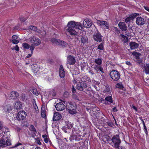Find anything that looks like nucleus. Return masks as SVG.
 <instances>
[{"label": "nucleus", "instance_id": "obj_1", "mask_svg": "<svg viewBox=\"0 0 149 149\" xmlns=\"http://www.w3.org/2000/svg\"><path fill=\"white\" fill-rule=\"evenodd\" d=\"M76 29L82 30L83 27L80 22H76L74 21L69 22L65 28L64 31L66 33H68L69 34L72 36H75L77 34V32L74 28Z\"/></svg>", "mask_w": 149, "mask_h": 149}, {"label": "nucleus", "instance_id": "obj_2", "mask_svg": "<svg viewBox=\"0 0 149 149\" xmlns=\"http://www.w3.org/2000/svg\"><path fill=\"white\" fill-rule=\"evenodd\" d=\"M29 41L31 43L30 47V50L32 53L34 49L35 46H38L40 44L41 41L38 38L34 36L30 37Z\"/></svg>", "mask_w": 149, "mask_h": 149}, {"label": "nucleus", "instance_id": "obj_3", "mask_svg": "<svg viewBox=\"0 0 149 149\" xmlns=\"http://www.w3.org/2000/svg\"><path fill=\"white\" fill-rule=\"evenodd\" d=\"M111 140L113 146L117 149H119V145L121 143L119 135H116L112 137Z\"/></svg>", "mask_w": 149, "mask_h": 149}, {"label": "nucleus", "instance_id": "obj_4", "mask_svg": "<svg viewBox=\"0 0 149 149\" xmlns=\"http://www.w3.org/2000/svg\"><path fill=\"white\" fill-rule=\"evenodd\" d=\"M11 144L10 139H7V137L3 138V137L0 139V148H3Z\"/></svg>", "mask_w": 149, "mask_h": 149}, {"label": "nucleus", "instance_id": "obj_5", "mask_svg": "<svg viewBox=\"0 0 149 149\" xmlns=\"http://www.w3.org/2000/svg\"><path fill=\"white\" fill-rule=\"evenodd\" d=\"M68 111L71 114H75L76 111V105L75 104H72L71 103L67 104L66 106Z\"/></svg>", "mask_w": 149, "mask_h": 149}, {"label": "nucleus", "instance_id": "obj_6", "mask_svg": "<svg viewBox=\"0 0 149 149\" xmlns=\"http://www.w3.org/2000/svg\"><path fill=\"white\" fill-rule=\"evenodd\" d=\"M52 42L54 44H55L62 47H66L68 45V44L63 41L60 40L53 38L51 40Z\"/></svg>", "mask_w": 149, "mask_h": 149}, {"label": "nucleus", "instance_id": "obj_7", "mask_svg": "<svg viewBox=\"0 0 149 149\" xmlns=\"http://www.w3.org/2000/svg\"><path fill=\"white\" fill-rule=\"evenodd\" d=\"M110 76L111 79L115 81H118L120 78V74L117 71L113 70L110 73Z\"/></svg>", "mask_w": 149, "mask_h": 149}, {"label": "nucleus", "instance_id": "obj_8", "mask_svg": "<svg viewBox=\"0 0 149 149\" xmlns=\"http://www.w3.org/2000/svg\"><path fill=\"white\" fill-rule=\"evenodd\" d=\"M76 62L74 57L71 55H69L67 57V63L70 65H73Z\"/></svg>", "mask_w": 149, "mask_h": 149}, {"label": "nucleus", "instance_id": "obj_9", "mask_svg": "<svg viewBox=\"0 0 149 149\" xmlns=\"http://www.w3.org/2000/svg\"><path fill=\"white\" fill-rule=\"evenodd\" d=\"M87 87V85L86 83L84 82H80L77 84V88L80 91H83Z\"/></svg>", "mask_w": 149, "mask_h": 149}, {"label": "nucleus", "instance_id": "obj_10", "mask_svg": "<svg viewBox=\"0 0 149 149\" xmlns=\"http://www.w3.org/2000/svg\"><path fill=\"white\" fill-rule=\"evenodd\" d=\"M83 24L84 27L89 28L91 26L92 23L91 20L86 19L84 20Z\"/></svg>", "mask_w": 149, "mask_h": 149}, {"label": "nucleus", "instance_id": "obj_11", "mask_svg": "<svg viewBox=\"0 0 149 149\" xmlns=\"http://www.w3.org/2000/svg\"><path fill=\"white\" fill-rule=\"evenodd\" d=\"M26 116V113L24 111H20L18 113L17 118L19 120H22L25 119Z\"/></svg>", "mask_w": 149, "mask_h": 149}, {"label": "nucleus", "instance_id": "obj_12", "mask_svg": "<svg viewBox=\"0 0 149 149\" xmlns=\"http://www.w3.org/2000/svg\"><path fill=\"white\" fill-rule=\"evenodd\" d=\"M136 22L138 25H143L145 24V20L143 18L138 17L136 18Z\"/></svg>", "mask_w": 149, "mask_h": 149}, {"label": "nucleus", "instance_id": "obj_13", "mask_svg": "<svg viewBox=\"0 0 149 149\" xmlns=\"http://www.w3.org/2000/svg\"><path fill=\"white\" fill-rule=\"evenodd\" d=\"M1 108L2 110L5 112H9L10 110L12 109V107L10 104H3L1 106Z\"/></svg>", "mask_w": 149, "mask_h": 149}, {"label": "nucleus", "instance_id": "obj_14", "mask_svg": "<svg viewBox=\"0 0 149 149\" xmlns=\"http://www.w3.org/2000/svg\"><path fill=\"white\" fill-rule=\"evenodd\" d=\"M55 107L57 110L60 111L64 110L65 108V106L62 102H60L56 104Z\"/></svg>", "mask_w": 149, "mask_h": 149}, {"label": "nucleus", "instance_id": "obj_15", "mask_svg": "<svg viewBox=\"0 0 149 149\" xmlns=\"http://www.w3.org/2000/svg\"><path fill=\"white\" fill-rule=\"evenodd\" d=\"M62 118L61 115L58 112H56L54 113L53 119V120L57 121L61 119Z\"/></svg>", "mask_w": 149, "mask_h": 149}, {"label": "nucleus", "instance_id": "obj_16", "mask_svg": "<svg viewBox=\"0 0 149 149\" xmlns=\"http://www.w3.org/2000/svg\"><path fill=\"white\" fill-rule=\"evenodd\" d=\"M101 65H95L93 68L97 73H98L99 71L101 72L102 73H104L103 69Z\"/></svg>", "mask_w": 149, "mask_h": 149}, {"label": "nucleus", "instance_id": "obj_17", "mask_svg": "<svg viewBox=\"0 0 149 149\" xmlns=\"http://www.w3.org/2000/svg\"><path fill=\"white\" fill-rule=\"evenodd\" d=\"M119 28L123 31H125L127 30V26L124 22H120L118 24Z\"/></svg>", "mask_w": 149, "mask_h": 149}, {"label": "nucleus", "instance_id": "obj_18", "mask_svg": "<svg viewBox=\"0 0 149 149\" xmlns=\"http://www.w3.org/2000/svg\"><path fill=\"white\" fill-rule=\"evenodd\" d=\"M85 92L88 96L91 97H93L94 95V92L92 90L91 88L88 87L85 91Z\"/></svg>", "mask_w": 149, "mask_h": 149}, {"label": "nucleus", "instance_id": "obj_19", "mask_svg": "<svg viewBox=\"0 0 149 149\" xmlns=\"http://www.w3.org/2000/svg\"><path fill=\"white\" fill-rule=\"evenodd\" d=\"M94 40L96 41L100 42L102 41V36L100 33H97L93 36Z\"/></svg>", "mask_w": 149, "mask_h": 149}, {"label": "nucleus", "instance_id": "obj_20", "mask_svg": "<svg viewBox=\"0 0 149 149\" xmlns=\"http://www.w3.org/2000/svg\"><path fill=\"white\" fill-rule=\"evenodd\" d=\"M10 41L13 44H17L19 42L18 37L17 36L13 35L12 36V39Z\"/></svg>", "mask_w": 149, "mask_h": 149}, {"label": "nucleus", "instance_id": "obj_21", "mask_svg": "<svg viewBox=\"0 0 149 149\" xmlns=\"http://www.w3.org/2000/svg\"><path fill=\"white\" fill-rule=\"evenodd\" d=\"M129 45L130 49L132 50L136 49L139 46V44L135 42H130Z\"/></svg>", "mask_w": 149, "mask_h": 149}, {"label": "nucleus", "instance_id": "obj_22", "mask_svg": "<svg viewBox=\"0 0 149 149\" xmlns=\"http://www.w3.org/2000/svg\"><path fill=\"white\" fill-rule=\"evenodd\" d=\"M59 75L61 78H63L65 76V73L62 65H60L59 70Z\"/></svg>", "mask_w": 149, "mask_h": 149}, {"label": "nucleus", "instance_id": "obj_23", "mask_svg": "<svg viewBox=\"0 0 149 149\" xmlns=\"http://www.w3.org/2000/svg\"><path fill=\"white\" fill-rule=\"evenodd\" d=\"M98 23L101 26L103 27H105L107 29H108L109 28V24L106 21H98Z\"/></svg>", "mask_w": 149, "mask_h": 149}, {"label": "nucleus", "instance_id": "obj_24", "mask_svg": "<svg viewBox=\"0 0 149 149\" xmlns=\"http://www.w3.org/2000/svg\"><path fill=\"white\" fill-rule=\"evenodd\" d=\"M136 13H134L131 15L129 17H128L125 19V21L126 23L129 22L131 19H132L134 18L136 16Z\"/></svg>", "mask_w": 149, "mask_h": 149}, {"label": "nucleus", "instance_id": "obj_25", "mask_svg": "<svg viewBox=\"0 0 149 149\" xmlns=\"http://www.w3.org/2000/svg\"><path fill=\"white\" fill-rule=\"evenodd\" d=\"M18 96V93L16 91H12L10 93V97L13 99L17 98Z\"/></svg>", "mask_w": 149, "mask_h": 149}, {"label": "nucleus", "instance_id": "obj_26", "mask_svg": "<svg viewBox=\"0 0 149 149\" xmlns=\"http://www.w3.org/2000/svg\"><path fill=\"white\" fill-rule=\"evenodd\" d=\"M80 136V135L77 133L73 132L70 138V141L72 140H78L77 138L78 136Z\"/></svg>", "mask_w": 149, "mask_h": 149}, {"label": "nucleus", "instance_id": "obj_27", "mask_svg": "<svg viewBox=\"0 0 149 149\" xmlns=\"http://www.w3.org/2000/svg\"><path fill=\"white\" fill-rule=\"evenodd\" d=\"M22 105L21 102L19 101H17L14 105V107L17 109H20L22 107Z\"/></svg>", "mask_w": 149, "mask_h": 149}, {"label": "nucleus", "instance_id": "obj_28", "mask_svg": "<svg viewBox=\"0 0 149 149\" xmlns=\"http://www.w3.org/2000/svg\"><path fill=\"white\" fill-rule=\"evenodd\" d=\"M143 70L145 71V73L148 74H149V64H146L145 65L143 68Z\"/></svg>", "mask_w": 149, "mask_h": 149}, {"label": "nucleus", "instance_id": "obj_29", "mask_svg": "<svg viewBox=\"0 0 149 149\" xmlns=\"http://www.w3.org/2000/svg\"><path fill=\"white\" fill-rule=\"evenodd\" d=\"M80 40L81 42L83 44H85L88 41V39L86 36H80Z\"/></svg>", "mask_w": 149, "mask_h": 149}, {"label": "nucleus", "instance_id": "obj_30", "mask_svg": "<svg viewBox=\"0 0 149 149\" xmlns=\"http://www.w3.org/2000/svg\"><path fill=\"white\" fill-rule=\"evenodd\" d=\"M32 69L34 73L37 74L40 68L36 65H33L32 67Z\"/></svg>", "mask_w": 149, "mask_h": 149}, {"label": "nucleus", "instance_id": "obj_31", "mask_svg": "<svg viewBox=\"0 0 149 149\" xmlns=\"http://www.w3.org/2000/svg\"><path fill=\"white\" fill-rule=\"evenodd\" d=\"M94 62L97 64L96 65H102V59L100 58H95L94 60Z\"/></svg>", "mask_w": 149, "mask_h": 149}, {"label": "nucleus", "instance_id": "obj_32", "mask_svg": "<svg viewBox=\"0 0 149 149\" xmlns=\"http://www.w3.org/2000/svg\"><path fill=\"white\" fill-rule=\"evenodd\" d=\"M14 148H17L16 149H24L23 146L21 143H18L16 144Z\"/></svg>", "mask_w": 149, "mask_h": 149}, {"label": "nucleus", "instance_id": "obj_33", "mask_svg": "<svg viewBox=\"0 0 149 149\" xmlns=\"http://www.w3.org/2000/svg\"><path fill=\"white\" fill-rule=\"evenodd\" d=\"M120 36L121 38V40L124 43H127L128 40V38L127 36L122 34Z\"/></svg>", "mask_w": 149, "mask_h": 149}, {"label": "nucleus", "instance_id": "obj_34", "mask_svg": "<svg viewBox=\"0 0 149 149\" xmlns=\"http://www.w3.org/2000/svg\"><path fill=\"white\" fill-rule=\"evenodd\" d=\"M48 93L49 94L48 96L51 97L55 96L56 94V92L54 90H52L49 91Z\"/></svg>", "mask_w": 149, "mask_h": 149}, {"label": "nucleus", "instance_id": "obj_35", "mask_svg": "<svg viewBox=\"0 0 149 149\" xmlns=\"http://www.w3.org/2000/svg\"><path fill=\"white\" fill-rule=\"evenodd\" d=\"M32 101L34 103L33 106L36 112V113H38V109L37 105L36 104L35 100L33 99Z\"/></svg>", "mask_w": 149, "mask_h": 149}, {"label": "nucleus", "instance_id": "obj_36", "mask_svg": "<svg viewBox=\"0 0 149 149\" xmlns=\"http://www.w3.org/2000/svg\"><path fill=\"white\" fill-rule=\"evenodd\" d=\"M104 93L106 94H111L110 88L109 87H106L104 91Z\"/></svg>", "mask_w": 149, "mask_h": 149}, {"label": "nucleus", "instance_id": "obj_37", "mask_svg": "<svg viewBox=\"0 0 149 149\" xmlns=\"http://www.w3.org/2000/svg\"><path fill=\"white\" fill-rule=\"evenodd\" d=\"M105 100L108 102L112 103L113 102V100L112 98L111 95L105 98Z\"/></svg>", "mask_w": 149, "mask_h": 149}, {"label": "nucleus", "instance_id": "obj_38", "mask_svg": "<svg viewBox=\"0 0 149 149\" xmlns=\"http://www.w3.org/2000/svg\"><path fill=\"white\" fill-rule=\"evenodd\" d=\"M133 56L135 57L136 59H138L139 58L140 55L141 54L136 52H134L132 53Z\"/></svg>", "mask_w": 149, "mask_h": 149}, {"label": "nucleus", "instance_id": "obj_39", "mask_svg": "<svg viewBox=\"0 0 149 149\" xmlns=\"http://www.w3.org/2000/svg\"><path fill=\"white\" fill-rule=\"evenodd\" d=\"M23 47L25 49H29L30 48V46L27 43L24 42L22 44Z\"/></svg>", "mask_w": 149, "mask_h": 149}, {"label": "nucleus", "instance_id": "obj_40", "mask_svg": "<svg viewBox=\"0 0 149 149\" xmlns=\"http://www.w3.org/2000/svg\"><path fill=\"white\" fill-rule=\"evenodd\" d=\"M30 130L31 131H32L33 133L36 134V131L34 127V126L33 125H31L30 126Z\"/></svg>", "mask_w": 149, "mask_h": 149}, {"label": "nucleus", "instance_id": "obj_41", "mask_svg": "<svg viewBox=\"0 0 149 149\" xmlns=\"http://www.w3.org/2000/svg\"><path fill=\"white\" fill-rule=\"evenodd\" d=\"M80 79H81V82H84L86 83V80L88 79V77L86 76L85 75L82 77L81 76L80 77Z\"/></svg>", "mask_w": 149, "mask_h": 149}, {"label": "nucleus", "instance_id": "obj_42", "mask_svg": "<svg viewBox=\"0 0 149 149\" xmlns=\"http://www.w3.org/2000/svg\"><path fill=\"white\" fill-rule=\"evenodd\" d=\"M31 91L34 94L36 95H38V92L37 90L35 88H33Z\"/></svg>", "mask_w": 149, "mask_h": 149}, {"label": "nucleus", "instance_id": "obj_43", "mask_svg": "<svg viewBox=\"0 0 149 149\" xmlns=\"http://www.w3.org/2000/svg\"><path fill=\"white\" fill-rule=\"evenodd\" d=\"M88 148V145L87 144L83 143L81 146L80 149H87Z\"/></svg>", "mask_w": 149, "mask_h": 149}, {"label": "nucleus", "instance_id": "obj_44", "mask_svg": "<svg viewBox=\"0 0 149 149\" xmlns=\"http://www.w3.org/2000/svg\"><path fill=\"white\" fill-rule=\"evenodd\" d=\"M42 137L44 139V141L45 143H47L49 141V139L47 138L46 135H42Z\"/></svg>", "mask_w": 149, "mask_h": 149}, {"label": "nucleus", "instance_id": "obj_45", "mask_svg": "<svg viewBox=\"0 0 149 149\" xmlns=\"http://www.w3.org/2000/svg\"><path fill=\"white\" fill-rule=\"evenodd\" d=\"M36 29V27L34 26H30L28 27V30H33V31H35V29Z\"/></svg>", "mask_w": 149, "mask_h": 149}, {"label": "nucleus", "instance_id": "obj_46", "mask_svg": "<svg viewBox=\"0 0 149 149\" xmlns=\"http://www.w3.org/2000/svg\"><path fill=\"white\" fill-rule=\"evenodd\" d=\"M104 49V46L103 44L101 43L98 47L97 49L100 50H102Z\"/></svg>", "mask_w": 149, "mask_h": 149}, {"label": "nucleus", "instance_id": "obj_47", "mask_svg": "<svg viewBox=\"0 0 149 149\" xmlns=\"http://www.w3.org/2000/svg\"><path fill=\"white\" fill-rule=\"evenodd\" d=\"M88 82V84H87V85H88L90 86L91 84V80L88 77V79H87V80H86V84Z\"/></svg>", "mask_w": 149, "mask_h": 149}, {"label": "nucleus", "instance_id": "obj_48", "mask_svg": "<svg viewBox=\"0 0 149 149\" xmlns=\"http://www.w3.org/2000/svg\"><path fill=\"white\" fill-rule=\"evenodd\" d=\"M116 87L119 88H123V86L121 84L118 83L116 85Z\"/></svg>", "mask_w": 149, "mask_h": 149}, {"label": "nucleus", "instance_id": "obj_49", "mask_svg": "<svg viewBox=\"0 0 149 149\" xmlns=\"http://www.w3.org/2000/svg\"><path fill=\"white\" fill-rule=\"evenodd\" d=\"M136 62L138 63L139 65H142V59H140L139 58L138 59H137Z\"/></svg>", "mask_w": 149, "mask_h": 149}, {"label": "nucleus", "instance_id": "obj_50", "mask_svg": "<svg viewBox=\"0 0 149 149\" xmlns=\"http://www.w3.org/2000/svg\"><path fill=\"white\" fill-rule=\"evenodd\" d=\"M19 19L20 21L22 22L25 21L26 20V19L24 17L21 16L19 17Z\"/></svg>", "mask_w": 149, "mask_h": 149}, {"label": "nucleus", "instance_id": "obj_51", "mask_svg": "<svg viewBox=\"0 0 149 149\" xmlns=\"http://www.w3.org/2000/svg\"><path fill=\"white\" fill-rule=\"evenodd\" d=\"M67 126L68 129H70L72 127V125L71 123L68 122L67 123Z\"/></svg>", "mask_w": 149, "mask_h": 149}, {"label": "nucleus", "instance_id": "obj_52", "mask_svg": "<svg viewBox=\"0 0 149 149\" xmlns=\"http://www.w3.org/2000/svg\"><path fill=\"white\" fill-rule=\"evenodd\" d=\"M144 131L146 135L148 134V132L147 131V128L146 127L145 125H143Z\"/></svg>", "mask_w": 149, "mask_h": 149}, {"label": "nucleus", "instance_id": "obj_53", "mask_svg": "<svg viewBox=\"0 0 149 149\" xmlns=\"http://www.w3.org/2000/svg\"><path fill=\"white\" fill-rule=\"evenodd\" d=\"M41 116L42 117L44 118L46 115L45 114V112L44 111H41Z\"/></svg>", "mask_w": 149, "mask_h": 149}, {"label": "nucleus", "instance_id": "obj_54", "mask_svg": "<svg viewBox=\"0 0 149 149\" xmlns=\"http://www.w3.org/2000/svg\"><path fill=\"white\" fill-rule=\"evenodd\" d=\"M3 127V125L2 122L0 121V130H1Z\"/></svg>", "mask_w": 149, "mask_h": 149}, {"label": "nucleus", "instance_id": "obj_55", "mask_svg": "<svg viewBox=\"0 0 149 149\" xmlns=\"http://www.w3.org/2000/svg\"><path fill=\"white\" fill-rule=\"evenodd\" d=\"M107 124L110 127H112L113 125V124L111 122H109L107 123Z\"/></svg>", "mask_w": 149, "mask_h": 149}, {"label": "nucleus", "instance_id": "obj_56", "mask_svg": "<svg viewBox=\"0 0 149 149\" xmlns=\"http://www.w3.org/2000/svg\"><path fill=\"white\" fill-rule=\"evenodd\" d=\"M35 31L36 32H37L38 33H40L41 32V31L39 29H37L36 27V29H35Z\"/></svg>", "mask_w": 149, "mask_h": 149}, {"label": "nucleus", "instance_id": "obj_57", "mask_svg": "<svg viewBox=\"0 0 149 149\" xmlns=\"http://www.w3.org/2000/svg\"><path fill=\"white\" fill-rule=\"evenodd\" d=\"M33 53H32L31 52V54H28V55L26 56V57L27 58H29V57H31V56L33 54Z\"/></svg>", "mask_w": 149, "mask_h": 149}, {"label": "nucleus", "instance_id": "obj_58", "mask_svg": "<svg viewBox=\"0 0 149 149\" xmlns=\"http://www.w3.org/2000/svg\"><path fill=\"white\" fill-rule=\"evenodd\" d=\"M144 8L146 10L149 12V7L147 6H144Z\"/></svg>", "mask_w": 149, "mask_h": 149}, {"label": "nucleus", "instance_id": "obj_59", "mask_svg": "<svg viewBox=\"0 0 149 149\" xmlns=\"http://www.w3.org/2000/svg\"><path fill=\"white\" fill-rule=\"evenodd\" d=\"M15 49L17 51H18L19 50V47L17 45H16L15 46Z\"/></svg>", "mask_w": 149, "mask_h": 149}, {"label": "nucleus", "instance_id": "obj_60", "mask_svg": "<svg viewBox=\"0 0 149 149\" xmlns=\"http://www.w3.org/2000/svg\"><path fill=\"white\" fill-rule=\"evenodd\" d=\"M125 63L127 65L130 66L131 65V63L129 61H126Z\"/></svg>", "mask_w": 149, "mask_h": 149}, {"label": "nucleus", "instance_id": "obj_61", "mask_svg": "<svg viewBox=\"0 0 149 149\" xmlns=\"http://www.w3.org/2000/svg\"><path fill=\"white\" fill-rule=\"evenodd\" d=\"M76 90L75 88L73 86H72V91L73 93H74L76 91Z\"/></svg>", "mask_w": 149, "mask_h": 149}, {"label": "nucleus", "instance_id": "obj_62", "mask_svg": "<svg viewBox=\"0 0 149 149\" xmlns=\"http://www.w3.org/2000/svg\"><path fill=\"white\" fill-rule=\"evenodd\" d=\"M112 110L114 112H116L118 111L116 107H113L112 109Z\"/></svg>", "mask_w": 149, "mask_h": 149}, {"label": "nucleus", "instance_id": "obj_63", "mask_svg": "<svg viewBox=\"0 0 149 149\" xmlns=\"http://www.w3.org/2000/svg\"><path fill=\"white\" fill-rule=\"evenodd\" d=\"M140 120H141V121L142 122V123H143V125H145L144 122V120H143V119H142L141 118Z\"/></svg>", "mask_w": 149, "mask_h": 149}, {"label": "nucleus", "instance_id": "obj_64", "mask_svg": "<svg viewBox=\"0 0 149 149\" xmlns=\"http://www.w3.org/2000/svg\"><path fill=\"white\" fill-rule=\"evenodd\" d=\"M132 108L133 109H135V110H136V111H137V108L134 105H132Z\"/></svg>", "mask_w": 149, "mask_h": 149}]
</instances>
